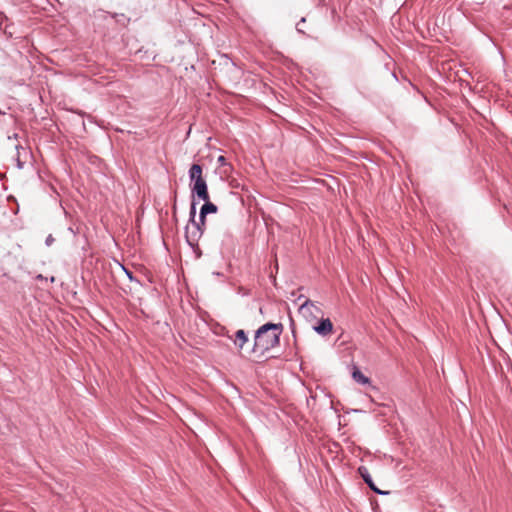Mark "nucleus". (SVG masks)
<instances>
[{
	"mask_svg": "<svg viewBox=\"0 0 512 512\" xmlns=\"http://www.w3.org/2000/svg\"><path fill=\"white\" fill-rule=\"evenodd\" d=\"M300 314L308 321L318 319V316L322 314L321 309L311 301H305L299 309Z\"/></svg>",
	"mask_w": 512,
	"mask_h": 512,
	"instance_id": "3",
	"label": "nucleus"
},
{
	"mask_svg": "<svg viewBox=\"0 0 512 512\" xmlns=\"http://www.w3.org/2000/svg\"><path fill=\"white\" fill-rule=\"evenodd\" d=\"M281 333V324H264L257 330L254 338V344L250 351L259 357L264 356L270 350L279 345Z\"/></svg>",
	"mask_w": 512,
	"mask_h": 512,
	"instance_id": "1",
	"label": "nucleus"
},
{
	"mask_svg": "<svg viewBox=\"0 0 512 512\" xmlns=\"http://www.w3.org/2000/svg\"><path fill=\"white\" fill-rule=\"evenodd\" d=\"M232 339L234 344L238 347L240 353H243L244 351L250 352V349H245V344L248 342V337L244 330L240 329L236 331Z\"/></svg>",
	"mask_w": 512,
	"mask_h": 512,
	"instance_id": "5",
	"label": "nucleus"
},
{
	"mask_svg": "<svg viewBox=\"0 0 512 512\" xmlns=\"http://www.w3.org/2000/svg\"><path fill=\"white\" fill-rule=\"evenodd\" d=\"M359 473L361 474L363 480L367 483V484H370V482L372 481L367 469L365 467H360L359 468Z\"/></svg>",
	"mask_w": 512,
	"mask_h": 512,
	"instance_id": "9",
	"label": "nucleus"
},
{
	"mask_svg": "<svg viewBox=\"0 0 512 512\" xmlns=\"http://www.w3.org/2000/svg\"><path fill=\"white\" fill-rule=\"evenodd\" d=\"M195 214H196L195 203H192L191 211H190L192 226L195 227L200 232L201 231L200 225L198 223H196L195 220H194Z\"/></svg>",
	"mask_w": 512,
	"mask_h": 512,
	"instance_id": "8",
	"label": "nucleus"
},
{
	"mask_svg": "<svg viewBox=\"0 0 512 512\" xmlns=\"http://www.w3.org/2000/svg\"><path fill=\"white\" fill-rule=\"evenodd\" d=\"M353 379L361 384H367L369 383V378L366 377L359 369L355 368L352 373Z\"/></svg>",
	"mask_w": 512,
	"mask_h": 512,
	"instance_id": "7",
	"label": "nucleus"
},
{
	"mask_svg": "<svg viewBox=\"0 0 512 512\" xmlns=\"http://www.w3.org/2000/svg\"><path fill=\"white\" fill-rule=\"evenodd\" d=\"M368 486L376 493L378 494H383V492L381 490H379L375 484L373 483V481L370 482V484H368Z\"/></svg>",
	"mask_w": 512,
	"mask_h": 512,
	"instance_id": "10",
	"label": "nucleus"
},
{
	"mask_svg": "<svg viewBox=\"0 0 512 512\" xmlns=\"http://www.w3.org/2000/svg\"><path fill=\"white\" fill-rule=\"evenodd\" d=\"M205 204L202 206L200 210V222L201 225H205L206 215L209 213H216L217 206L208 200H204Z\"/></svg>",
	"mask_w": 512,
	"mask_h": 512,
	"instance_id": "6",
	"label": "nucleus"
},
{
	"mask_svg": "<svg viewBox=\"0 0 512 512\" xmlns=\"http://www.w3.org/2000/svg\"><path fill=\"white\" fill-rule=\"evenodd\" d=\"M189 177L194 182L192 191L201 200H208L209 193L206 180L203 177V170L199 164H193L189 170Z\"/></svg>",
	"mask_w": 512,
	"mask_h": 512,
	"instance_id": "2",
	"label": "nucleus"
},
{
	"mask_svg": "<svg viewBox=\"0 0 512 512\" xmlns=\"http://www.w3.org/2000/svg\"><path fill=\"white\" fill-rule=\"evenodd\" d=\"M312 327L321 336H327L333 333V323L329 318L320 319L318 323Z\"/></svg>",
	"mask_w": 512,
	"mask_h": 512,
	"instance_id": "4",
	"label": "nucleus"
},
{
	"mask_svg": "<svg viewBox=\"0 0 512 512\" xmlns=\"http://www.w3.org/2000/svg\"><path fill=\"white\" fill-rule=\"evenodd\" d=\"M217 162H218L220 165L224 166V165H226V158H225L224 156H222V155H221V156H219V157H218Z\"/></svg>",
	"mask_w": 512,
	"mask_h": 512,
	"instance_id": "11",
	"label": "nucleus"
}]
</instances>
